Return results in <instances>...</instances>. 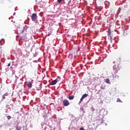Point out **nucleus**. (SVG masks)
Masks as SVG:
<instances>
[{
	"mask_svg": "<svg viewBox=\"0 0 130 130\" xmlns=\"http://www.w3.org/2000/svg\"><path fill=\"white\" fill-rule=\"evenodd\" d=\"M7 118L8 119V120H10V119L12 118V117H11V116H7Z\"/></svg>",
	"mask_w": 130,
	"mask_h": 130,
	"instance_id": "obj_13",
	"label": "nucleus"
},
{
	"mask_svg": "<svg viewBox=\"0 0 130 130\" xmlns=\"http://www.w3.org/2000/svg\"><path fill=\"white\" fill-rule=\"evenodd\" d=\"M119 70V67H118V65L114 66L112 74H113V75H114V74H117Z\"/></svg>",
	"mask_w": 130,
	"mask_h": 130,
	"instance_id": "obj_1",
	"label": "nucleus"
},
{
	"mask_svg": "<svg viewBox=\"0 0 130 130\" xmlns=\"http://www.w3.org/2000/svg\"><path fill=\"white\" fill-rule=\"evenodd\" d=\"M3 100L6 99V96H5V95H3Z\"/></svg>",
	"mask_w": 130,
	"mask_h": 130,
	"instance_id": "obj_18",
	"label": "nucleus"
},
{
	"mask_svg": "<svg viewBox=\"0 0 130 130\" xmlns=\"http://www.w3.org/2000/svg\"><path fill=\"white\" fill-rule=\"evenodd\" d=\"M59 81H60V77H58L57 78H56V79L53 80L50 83L51 86H53V85H55V84H56V83H57V82H59Z\"/></svg>",
	"mask_w": 130,
	"mask_h": 130,
	"instance_id": "obj_2",
	"label": "nucleus"
},
{
	"mask_svg": "<svg viewBox=\"0 0 130 130\" xmlns=\"http://www.w3.org/2000/svg\"><path fill=\"white\" fill-rule=\"evenodd\" d=\"M80 130H85V129H84V128L81 127V128H80Z\"/></svg>",
	"mask_w": 130,
	"mask_h": 130,
	"instance_id": "obj_20",
	"label": "nucleus"
},
{
	"mask_svg": "<svg viewBox=\"0 0 130 130\" xmlns=\"http://www.w3.org/2000/svg\"><path fill=\"white\" fill-rule=\"evenodd\" d=\"M63 104L64 106H69L70 105V102L68 100H63Z\"/></svg>",
	"mask_w": 130,
	"mask_h": 130,
	"instance_id": "obj_4",
	"label": "nucleus"
},
{
	"mask_svg": "<svg viewBox=\"0 0 130 130\" xmlns=\"http://www.w3.org/2000/svg\"><path fill=\"white\" fill-rule=\"evenodd\" d=\"M16 129L17 130H21V128L20 126H17L16 128Z\"/></svg>",
	"mask_w": 130,
	"mask_h": 130,
	"instance_id": "obj_12",
	"label": "nucleus"
},
{
	"mask_svg": "<svg viewBox=\"0 0 130 130\" xmlns=\"http://www.w3.org/2000/svg\"><path fill=\"white\" fill-rule=\"evenodd\" d=\"M105 5H110V3L109 2H107V1H106L105 2Z\"/></svg>",
	"mask_w": 130,
	"mask_h": 130,
	"instance_id": "obj_14",
	"label": "nucleus"
},
{
	"mask_svg": "<svg viewBox=\"0 0 130 130\" xmlns=\"http://www.w3.org/2000/svg\"><path fill=\"white\" fill-rule=\"evenodd\" d=\"M101 89H103V90H104V88L102 87V86L101 87Z\"/></svg>",
	"mask_w": 130,
	"mask_h": 130,
	"instance_id": "obj_22",
	"label": "nucleus"
},
{
	"mask_svg": "<svg viewBox=\"0 0 130 130\" xmlns=\"http://www.w3.org/2000/svg\"><path fill=\"white\" fill-rule=\"evenodd\" d=\"M115 79H119V76H118V75H115Z\"/></svg>",
	"mask_w": 130,
	"mask_h": 130,
	"instance_id": "obj_15",
	"label": "nucleus"
},
{
	"mask_svg": "<svg viewBox=\"0 0 130 130\" xmlns=\"http://www.w3.org/2000/svg\"><path fill=\"white\" fill-rule=\"evenodd\" d=\"M11 66V62H10L9 63H8V67H10Z\"/></svg>",
	"mask_w": 130,
	"mask_h": 130,
	"instance_id": "obj_21",
	"label": "nucleus"
},
{
	"mask_svg": "<svg viewBox=\"0 0 130 130\" xmlns=\"http://www.w3.org/2000/svg\"><path fill=\"white\" fill-rule=\"evenodd\" d=\"M75 98V96L74 95L72 96H69V99L70 100H73L74 98Z\"/></svg>",
	"mask_w": 130,
	"mask_h": 130,
	"instance_id": "obj_10",
	"label": "nucleus"
},
{
	"mask_svg": "<svg viewBox=\"0 0 130 130\" xmlns=\"http://www.w3.org/2000/svg\"><path fill=\"white\" fill-rule=\"evenodd\" d=\"M117 102H121V101L120 100V99H118L117 100Z\"/></svg>",
	"mask_w": 130,
	"mask_h": 130,
	"instance_id": "obj_17",
	"label": "nucleus"
},
{
	"mask_svg": "<svg viewBox=\"0 0 130 130\" xmlns=\"http://www.w3.org/2000/svg\"><path fill=\"white\" fill-rule=\"evenodd\" d=\"M68 5H70V2H69L68 4Z\"/></svg>",
	"mask_w": 130,
	"mask_h": 130,
	"instance_id": "obj_23",
	"label": "nucleus"
},
{
	"mask_svg": "<svg viewBox=\"0 0 130 130\" xmlns=\"http://www.w3.org/2000/svg\"><path fill=\"white\" fill-rule=\"evenodd\" d=\"M33 84V82L29 81V82L27 83V87L28 88H32V84Z\"/></svg>",
	"mask_w": 130,
	"mask_h": 130,
	"instance_id": "obj_7",
	"label": "nucleus"
},
{
	"mask_svg": "<svg viewBox=\"0 0 130 130\" xmlns=\"http://www.w3.org/2000/svg\"><path fill=\"white\" fill-rule=\"evenodd\" d=\"M87 96H88L87 94L85 93V94H83L80 99V102H82V101H83V100H84V98H86V97H87Z\"/></svg>",
	"mask_w": 130,
	"mask_h": 130,
	"instance_id": "obj_8",
	"label": "nucleus"
},
{
	"mask_svg": "<svg viewBox=\"0 0 130 130\" xmlns=\"http://www.w3.org/2000/svg\"><path fill=\"white\" fill-rule=\"evenodd\" d=\"M23 32H24V30H23V29H22V28H19L17 29L18 34H22V33H23Z\"/></svg>",
	"mask_w": 130,
	"mask_h": 130,
	"instance_id": "obj_6",
	"label": "nucleus"
},
{
	"mask_svg": "<svg viewBox=\"0 0 130 130\" xmlns=\"http://www.w3.org/2000/svg\"><path fill=\"white\" fill-rule=\"evenodd\" d=\"M108 36H110L111 39H112V36H111V31L110 30V28L108 30Z\"/></svg>",
	"mask_w": 130,
	"mask_h": 130,
	"instance_id": "obj_9",
	"label": "nucleus"
},
{
	"mask_svg": "<svg viewBox=\"0 0 130 130\" xmlns=\"http://www.w3.org/2000/svg\"><path fill=\"white\" fill-rule=\"evenodd\" d=\"M4 96H8V93H6L4 94Z\"/></svg>",
	"mask_w": 130,
	"mask_h": 130,
	"instance_id": "obj_19",
	"label": "nucleus"
},
{
	"mask_svg": "<svg viewBox=\"0 0 130 130\" xmlns=\"http://www.w3.org/2000/svg\"><path fill=\"white\" fill-rule=\"evenodd\" d=\"M62 1H63V0H57V2L59 3V4H60V3H61V2H62Z\"/></svg>",
	"mask_w": 130,
	"mask_h": 130,
	"instance_id": "obj_16",
	"label": "nucleus"
},
{
	"mask_svg": "<svg viewBox=\"0 0 130 130\" xmlns=\"http://www.w3.org/2000/svg\"><path fill=\"white\" fill-rule=\"evenodd\" d=\"M17 52L18 53V54H19V56H22V55L23 54V52H22V50H21V49H18L17 50Z\"/></svg>",
	"mask_w": 130,
	"mask_h": 130,
	"instance_id": "obj_5",
	"label": "nucleus"
},
{
	"mask_svg": "<svg viewBox=\"0 0 130 130\" xmlns=\"http://www.w3.org/2000/svg\"><path fill=\"white\" fill-rule=\"evenodd\" d=\"M32 21H35L37 19V15L36 13H33L31 16Z\"/></svg>",
	"mask_w": 130,
	"mask_h": 130,
	"instance_id": "obj_3",
	"label": "nucleus"
},
{
	"mask_svg": "<svg viewBox=\"0 0 130 130\" xmlns=\"http://www.w3.org/2000/svg\"><path fill=\"white\" fill-rule=\"evenodd\" d=\"M110 82V80L108 78H107L106 80V83H107V84H109V83Z\"/></svg>",
	"mask_w": 130,
	"mask_h": 130,
	"instance_id": "obj_11",
	"label": "nucleus"
}]
</instances>
